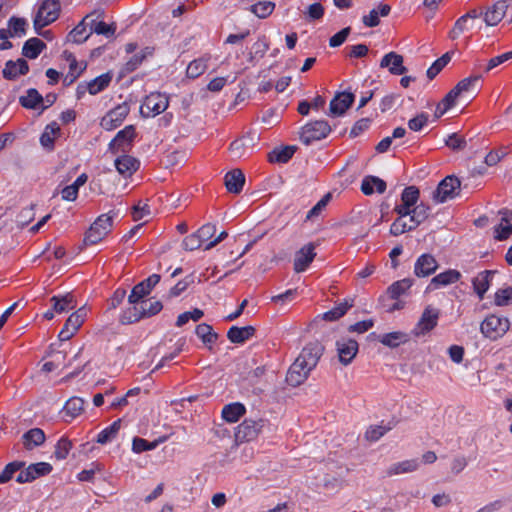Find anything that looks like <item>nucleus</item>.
I'll return each instance as SVG.
<instances>
[{
    "instance_id": "nucleus-63",
    "label": "nucleus",
    "mask_w": 512,
    "mask_h": 512,
    "mask_svg": "<svg viewBox=\"0 0 512 512\" xmlns=\"http://www.w3.org/2000/svg\"><path fill=\"white\" fill-rule=\"evenodd\" d=\"M150 207L147 203L139 201L132 207L131 215L134 221H139L145 216L150 215Z\"/></svg>"
},
{
    "instance_id": "nucleus-25",
    "label": "nucleus",
    "mask_w": 512,
    "mask_h": 512,
    "mask_svg": "<svg viewBox=\"0 0 512 512\" xmlns=\"http://www.w3.org/2000/svg\"><path fill=\"white\" fill-rule=\"evenodd\" d=\"M115 167L119 174L130 177L139 169L140 162L130 155H123L115 160Z\"/></svg>"
},
{
    "instance_id": "nucleus-54",
    "label": "nucleus",
    "mask_w": 512,
    "mask_h": 512,
    "mask_svg": "<svg viewBox=\"0 0 512 512\" xmlns=\"http://www.w3.org/2000/svg\"><path fill=\"white\" fill-rule=\"evenodd\" d=\"M494 303L499 307L512 304V287L498 289L494 295Z\"/></svg>"
},
{
    "instance_id": "nucleus-51",
    "label": "nucleus",
    "mask_w": 512,
    "mask_h": 512,
    "mask_svg": "<svg viewBox=\"0 0 512 512\" xmlns=\"http://www.w3.org/2000/svg\"><path fill=\"white\" fill-rule=\"evenodd\" d=\"M451 55L449 52L442 55L439 59H437L427 70V77L432 80L434 79L440 71L450 62Z\"/></svg>"
},
{
    "instance_id": "nucleus-50",
    "label": "nucleus",
    "mask_w": 512,
    "mask_h": 512,
    "mask_svg": "<svg viewBox=\"0 0 512 512\" xmlns=\"http://www.w3.org/2000/svg\"><path fill=\"white\" fill-rule=\"evenodd\" d=\"M139 304L141 306L142 316L144 319L157 315L163 309L162 302L158 300L153 302L141 300Z\"/></svg>"
},
{
    "instance_id": "nucleus-57",
    "label": "nucleus",
    "mask_w": 512,
    "mask_h": 512,
    "mask_svg": "<svg viewBox=\"0 0 512 512\" xmlns=\"http://www.w3.org/2000/svg\"><path fill=\"white\" fill-rule=\"evenodd\" d=\"M158 444V441L149 442L146 439L135 437L132 443V450L135 453H142L155 449Z\"/></svg>"
},
{
    "instance_id": "nucleus-40",
    "label": "nucleus",
    "mask_w": 512,
    "mask_h": 512,
    "mask_svg": "<svg viewBox=\"0 0 512 512\" xmlns=\"http://www.w3.org/2000/svg\"><path fill=\"white\" fill-rule=\"evenodd\" d=\"M19 103L27 109H37L41 104L44 103L42 95L34 88L27 90L25 96L19 98Z\"/></svg>"
},
{
    "instance_id": "nucleus-52",
    "label": "nucleus",
    "mask_w": 512,
    "mask_h": 512,
    "mask_svg": "<svg viewBox=\"0 0 512 512\" xmlns=\"http://www.w3.org/2000/svg\"><path fill=\"white\" fill-rule=\"evenodd\" d=\"M90 29L91 34L95 32L98 35H105L106 37L113 36L116 31L114 25H108L103 21H96L95 19L91 20Z\"/></svg>"
},
{
    "instance_id": "nucleus-35",
    "label": "nucleus",
    "mask_w": 512,
    "mask_h": 512,
    "mask_svg": "<svg viewBox=\"0 0 512 512\" xmlns=\"http://www.w3.org/2000/svg\"><path fill=\"white\" fill-rule=\"evenodd\" d=\"M154 52V48L152 47H145L140 52L134 54L130 57L129 60L126 61L123 67V71L125 73H132L135 71L142 63L143 61L148 57L152 56Z\"/></svg>"
},
{
    "instance_id": "nucleus-30",
    "label": "nucleus",
    "mask_w": 512,
    "mask_h": 512,
    "mask_svg": "<svg viewBox=\"0 0 512 512\" xmlns=\"http://www.w3.org/2000/svg\"><path fill=\"white\" fill-rule=\"evenodd\" d=\"M256 329L253 326L237 327L232 326L227 333V338L232 343L241 344L254 336Z\"/></svg>"
},
{
    "instance_id": "nucleus-64",
    "label": "nucleus",
    "mask_w": 512,
    "mask_h": 512,
    "mask_svg": "<svg viewBox=\"0 0 512 512\" xmlns=\"http://www.w3.org/2000/svg\"><path fill=\"white\" fill-rule=\"evenodd\" d=\"M202 244L196 232L185 237L182 242L183 248L187 251H194L200 248Z\"/></svg>"
},
{
    "instance_id": "nucleus-10",
    "label": "nucleus",
    "mask_w": 512,
    "mask_h": 512,
    "mask_svg": "<svg viewBox=\"0 0 512 512\" xmlns=\"http://www.w3.org/2000/svg\"><path fill=\"white\" fill-rule=\"evenodd\" d=\"M160 276L158 274H152L147 279L135 285L128 296L129 304H138L141 300L149 295L152 289L159 283Z\"/></svg>"
},
{
    "instance_id": "nucleus-53",
    "label": "nucleus",
    "mask_w": 512,
    "mask_h": 512,
    "mask_svg": "<svg viewBox=\"0 0 512 512\" xmlns=\"http://www.w3.org/2000/svg\"><path fill=\"white\" fill-rule=\"evenodd\" d=\"M11 30V37L23 36L26 33L27 21L24 18L11 17L8 21Z\"/></svg>"
},
{
    "instance_id": "nucleus-36",
    "label": "nucleus",
    "mask_w": 512,
    "mask_h": 512,
    "mask_svg": "<svg viewBox=\"0 0 512 512\" xmlns=\"http://www.w3.org/2000/svg\"><path fill=\"white\" fill-rule=\"evenodd\" d=\"M131 306L124 309L119 316V322L122 325H130L144 319L140 304H130Z\"/></svg>"
},
{
    "instance_id": "nucleus-14",
    "label": "nucleus",
    "mask_w": 512,
    "mask_h": 512,
    "mask_svg": "<svg viewBox=\"0 0 512 512\" xmlns=\"http://www.w3.org/2000/svg\"><path fill=\"white\" fill-rule=\"evenodd\" d=\"M86 312L83 308L72 313L66 320L63 329L59 333L61 341L69 340L84 323Z\"/></svg>"
},
{
    "instance_id": "nucleus-16",
    "label": "nucleus",
    "mask_w": 512,
    "mask_h": 512,
    "mask_svg": "<svg viewBox=\"0 0 512 512\" xmlns=\"http://www.w3.org/2000/svg\"><path fill=\"white\" fill-rule=\"evenodd\" d=\"M461 277L462 275L458 270L448 269L431 279L430 283L426 287V292H431L441 287L456 283Z\"/></svg>"
},
{
    "instance_id": "nucleus-3",
    "label": "nucleus",
    "mask_w": 512,
    "mask_h": 512,
    "mask_svg": "<svg viewBox=\"0 0 512 512\" xmlns=\"http://www.w3.org/2000/svg\"><path fill=\"white\" fill-rule=\"evenodd\" d=\"M510 329V321L506 317L490 314L485 317L480 325V331L484 337L496 341L502 338Z\"/></svg>"
},
{
    "instance_id": "nucleus-34",
    "label": "nucleus",
    "mask_w": 512,
    "mask_h": 512,
    "mask_svg": "<svg viewBox=\"0 0 512 512\" xmlns=\"http://www.w3.org/2000/svg\"><path fill=\"white\" fill-rule=\"evenodd\" d=\"M210 59L211 56L209 54H205L202 57L191 61L186 69L187 77L196 79L204 74V72L207 70L208 62Z\"/></svg>"
},
{
    "instance_id": "nucleus-59",
    "label": "nucleus",
    "mask_w": 512,
    "mask_h": 512,
    "mask_svg": "<svg viewBox=\"0 0 512 512\" xmlns=\"http://www.w3.org/2000/svg\"><path fill=\"white\" fill-rule=\"evenodd\" d=\"M479 79L480 76L477 75L467 77L458 82V84L454 88L459 92L461 96L464 93L472 91L475 85L478 83Z\"/></svg>"
},
{
    "instance_id": "nucleus-22",
    "label": "nucleus",
    "mask_w": 512,
    "mask_h": 512,
    "mask_svg": "<svg viewBox=\"0 0 512 512\" xmlns=\"http://www.w3.org/2000/svg\"><path fill=\"white\" fill-rule=\"evenodd\" d=\"M92 15H97V18H103L104 17V11L103 10H96L90 15H87L69 34H68V41L81 44L85 42L89 36L91 35V31L88 33L86 29L85 21L89 19Z\"/></svg>"
},
{
    "instance_id": "nucleus-27",
    "label": "nucleus",
    "mask_w": 512,
    "mask_h": 512,
    "mask_svg": "<svg viewBox=\"0 0 512 512\" xmlns=\"http://www.w3.org/2000/svg\"><path fill=\"white\" fill-rule=\"evenodd\" d=\"M61 129L57 122L48 124L40 137V143L47 151H52L55 147V140L60 136Z\"/></svg>"
},
{
    "instance_id": "nucleus-8",
    "label": "nucleus",
    "mask_w": 512,
    "mask_h": 512,
    "mask_svg": "<svg viewBox=\"0 0 512 512\" xmlns=\"http://www.w3.org/2000/svg\"><path fill=\"white\" fill-rule=\"evenodd\" d=\"M129 111L130 108L127 103L117 105L103 116L100 122L101 127L107 131L118 128L129 114Z\"/></svg>"
},
{
    "instance_id": "nucleus-47",
    "label": "nucleus",
    "mask_w": 512,
    "mask_h": 512,
    "mask_svg": "<svg viewBox=\"0 0 512 512\" xmlns=\"http://www.w3.org/2000/svg\"><path fill=\"white\" fill-rule=\"evenodd\" d=\"M121 428V419L114 421L110 426L103 429L97 436V443L106 444L112 441Z\"/></svg>"
},
{
    "instance_id": "nucleus-45",
    "label": "nucleus",
    "mask_w": 512,
    "mask_h": 512,
    "mask_svg": "<svg viewBox=\"0 0 512 512\" xmlns=\"http://www.w3.org/2000/svg\"><path fill=\"white\" fill-rule=\"evenodd\" d=\"M195 333L206 345H212L218 339V334L213 331L212 326L206 323L197 325Z\"/></svg>"
},
{
    "instance_id": "nucleus-5",
    "label": "nucleus",
    "mask_w": 512,
    "mask_h": 512,
    "mask_svg": "<svg viewBox=\"0 0 512 512\" xmlns=\"http://www.w3.org/2000/svg\"><path fill=\"white\" fill-rule=\"evenodd\" d=\"M331 132V126L325 120L307 123L300 133V140L306 146L326 138Z\"/></svg>"
},
{
    "instance_id": "nucleus-2",
    "label": "nucleus",
    "mask_w": 512,
    "mask_h": 512,
    "mask_svg": "<svg viewBox=\"0 0 512 512\" xmlns=\"http://www.w3.org/2000/svg\"><path fill=\"white\" fill-rule=\"evenodd\" d=\"M115 213L110 211L100 215L86 232L84 242L86 245H95L101 242L111 231Z\"/></svg>"
},
{
    "instance_id": "nucleus-38",
    "label": "nucleus",
    "mask_w": 512,
    "mask_h": 512,
    "mask_svg": "<svg viewBox=\"0 0 512 512\" xmlns=\"http://www.w3.org/2000/svg\"><path fill=\"white\" fill-rule=\"evenodd\" d=\"M46 48V44L39 38L33 37L28 39L22 48V54L29 58L35 59Z\"/></svg>"
},
{
    "instance_id": "nucleus-31",
    "label": "nucleus",
    "mask_w": 512,
    "mask_h": 512,
    "mask_svg": "<svg viewBox=\"0 0 512 512\" xmlns=\"http://www.w3.org/2000/svg\"><path fill=\"white\" fill-rule=\"evenodd\" d=\"M245 183V176L240 169H234L225 176V185L229 192L238 194Z\"/></svg>"
},
{
    "instance_id": "nucleus-7",
    "label": "nucleus",
    "mask_w": 512,
    "mask_h": 512,
    "mask_svg": "<svg viewBox=\"0 0 512 512\" xmlns=\"http://www.w3.org/2000/svg\"><path fill=\"white\" fill-rule=\"evenodd\" d=\"M460 180L455 176L445 177L433 192V199L438 203H443L457 195L460 189Z\"/></svg>"
},
{
    "instance_id": "nucleus-44",
    "label": "nucleus",
    "mask_w": 512,
    "mask_h": 512,
    "mask_svg": "<svg viewBox=\"0 0 512 512\" xmlns=\"http://www.w3.org/2000/svg\"><path fill=\"white\" fill-rule=\"evenodd\" d=\"M111 80L112 75L110 73L100 75L99 77L88 82V92L91 95H96L100 93L109 86Z\"/></svg>"
},
{
    "instance_id": "nucleus-46",
    "label": "nucleus",
    "mask_w": 512,
    "mask_h": 512,
    "mask_svg": "<svg viewBox=\"0 0 512 512\" xmlns=\"http://www.w3.org/2000/svg\"><path fill=\"white\" fill-rule=\"evenodd\" d=\"M413 285V280L410 278H405L399 281L394 282L392 285L388 287L387 293L391 299H398L401 295H403L411 286Z\"/></svg>"
},
{
    "instance_id": "nucleus-19",
    "label": "nucleus",
    "mask_w": 512,
    "mask_h": 512,
    "mask_svg": "<svg viewBox=\"0 0 512 512\" xmlns=\"http://www.w3.org/2000/svg\"><path fill=\"white\" fill-rule=\"evenodd\" d=\"M439 315L440 312L438 309L430 305L427 306L417 324V329L419 330L417 334H426L434 329L437 326Z\"/></svg>"
},
{
    "instance_id": "nucleus-15",
    "label": "nucleus",
    "mask_w": 512,
    "mask_h": 512,
    "mask_svg": "<svg viewBox=\"0 0 512 512\" xmlns=\"http://www.w3.org/2000/svg\"><path fill=\"white\" fill-rule=\"evenodd\" d=\"M336 347L340 362L348 365L357 355L359 345L356 340L343 337L336 342Z\"/></svg>"
},
{
    "instance_id": "nucleus-26",
    "label": "nucleus",
    "mask_w": 512,
    "mask_h": 512,
    "mask_svg": "<svg viewBox=\"0 0 512 512\" xmlns=\"http://www.w3.org/2000/svg\"><path fill=\"white\" fill-rule=\"evenodd\" d=\"M494 273L495 271L492 270H484L478 273L477 276L473 278V289L480 300L484 298L485 293L488 291Z\"/></svg>"
},
{
    "instance_id": "nucleus-60",
    "label": "nucleus",
    "mask_w": 512,
    "mask_h": 512,
    "mask_svg": "<svg viewBox=\"0 0 512 512\" xmlns=\"http://www.w3.org/2000/svg\"><path fill=\"white\" fill-rule=\"evenodd\" d=\"M470 29L469 22L461 16L455 22L452 30L449 32V38L451 40L457 39L462 33L468 31Z\"/></svg>"
},
{
    "instance_id": "nucleus-42",
    "label": "nucleus",
    "mask_w": 512,
    "mask_h": 512,
    "mask_svg": "<svg viewBox=\"0 0 512 512\" xmlns=\"http://www.w3.org/2000/svg\"><path fill=\"white\" fill-rule=\"evenodd\" d=\"M85 401L80 397L70 398L63 409L64 417H70L74 419L84 411Z\"/></svg>"
},
{
    "instance_id": "nucleus-4",
    "label": "nucleus",
    "mask_w": 512,
    "mask_h": 512,
    "mask_svg": "<svg viewBox=\"0 0 512 512\" xmlns=\"http://www.w3.org/2000/svg\"><path fill=\"white\" fill-rule=\"evenodd\" d=\"M61 5L59 0H44L34 18V28L37 33L45 26L53 23L59 17Z\"/></svg>"
},
{
    "instance_id": "nucleus-39",
    "label": "nucleus",
    "mask_w": 512,
    "mask_h": 512,
    "mask_svg": "<svg viewBox=\"0 0 512 512\" xmlns=\"http://www.w3.org/2000/svg\"><path fill=\"white\" fill-rule=\"evenodd\" d=\"M430 214V207L424 203H420L411 209L410 228H416L423 223Z\"/></svg>"
},
{
    "instance_id": "nucleus-17",
    "label": "nucleus",
    "mask_w": 512,
    "mask_h": 512,
    "mask_svg": "<svg viewBox=\"0 0 512 512\" xmlns=\"http://www.w3.org/2000/svg\"><path fill=\"white\" fill-rule=\"evenodd\" d=\"M438 262L431 254H422L414 265V273L417 277H428L438 269Z\"/></svg>"
},
{
    "instance_id": "nucleus-29",
    "label": "nucleus",
    "mask_w": 512,
    "mask_h": 512,
    "mask_svg": "<svg viewBox=\"0 0 512 512\" xmlns=\"http://www.w3.org/2000/svg\"><path fill=\"white\" fill-rule=\"evenodd\" d=\"M420 463L418 459H409L392 464L385 472L387 477L411 473L418 470Z\"/></svg>"
},
{
    "instance_id": "nucleus-18",
    "label": "nucleus",
    "mask_w": 512,
    "mask_h": 512,
    "mask_svg": "<svg viewBox=\"0 0 512 512\" xmlns=\"http://www.w3.org/2000/svg\"><path fill=\"white\" fill-rule=\"evenodd\" d=\"M315 244L309 243L302 247L295 255L294 259V270L297 273L305 271L311 262L314 260L315 253Z\"/></svg>"
},
{
    "instance_id": "nucleus-24",
    "label": "nucleus",
    "mask_w": 512,
    "mask_h": 512,
    "mask_svg": "<svg viewBox=\"0 0 512 512\" xmlns=\"http://www.w3.org/2000/svg\"><path fill=\"white\" fill-rule=\"evenodd\" d=\"M508 7V0H500L496 2L485 13L484 20L486 24L491 26L498 24L504 18Z\"/></svg>"
},
{
    "instance_id": "nucleus-23",
    "label": "nucleus",
    "mask_w": 512,
    "mask_h": 512,
    "mask_svg": "<svg viewBox=\"0 0 512 512\" xmlns=\"http://www.w3.org/2000/svg\"><path fill=\"white\" fill-rule=\"evenodd\" d=\"M29 71V65L25 59H18L17 61L9 60L3 69V77L7 80H15L20 75H26Z\"/></svg>"
},
{
    "instance_id": "nucleus-1",
    "label": "nucleus",
    "mask_w": 512,
    "mask_h": 512,
    "mask_svg": "<svg viewBox=\"0 0 512 512\" xmlns=\"http://www.w3.org/2000/svg\"><path fill=\"white\" fill-rule=\"evenodd\" d=\"M322 347L318 344H309L303 348L300 355L290 366L286 380L291 386L301 385L316 367L322 355Z\"/></svg>"
},
{
    "instance_id": "nucleus-48",
    "label": "nucleus",
    "mask_w": 512,
    "mask_h": 512,
    "mask_svg": "<svg viewBox=\"0 0 512 512\" xmlns=\"http://www.w3.org/2000/svg\"><path fill=\"white\" fill-rule=\"evenodd\" d=\"M275 9V3L271 1H259L250 7V11L259 18H266L272 14Z\"/></svg>"
},
{
    "instance_id": "nucleus-62",
    "label": "nucleus",
    "mask_w": 512,
    "mask_h": 512,
    "mask_svg": "<svg viewBox=\"0 0 512 512\" xmlns=\"http://www.w3.org/2000/svg\"><path fill=\"white\" fill-rule=\"evenodd\" d=\"M414 228H410V224H408L403 217L399 216L390 227V233L394 236H399L406 231L413 230Z\"/></svg>"
},
{
    "instance_id": "nucleus-21",
    "label": "nucleus",
    "mask_w": 512,
    "mask_h": 512,
    "mask_svg": "<svg viewBox=\"0 0 512 512\" xmlns=\"http://www.w3.org/2000/svg\"><path fill=\"white\" fill-rule=\"evenodd\" d=\"M354 94L342 92L337 94L330 102V114L333 116L343 115L354 102Z\"/></svg>"
},
{
    "instance_id": "nucleus-61",
    "label": "nucleus",
    "mask_w": 512,
    "mask_h": 512,
    "mask_svg": "<svg viewBox=\"0 0 512 512\" xmlns=\"http://www.w3.org/2000/svg\"><path fill=\"white\" fill-rule=\"evenodd\" d=\"M68 60H70V64H69V73L68 75L65 77V81L68 82V84H71L73 83L79 76L80 74L82 73V71L85 69L86 66H84L83 68H81L79 71L77 70L78 69V62L77 60L75 59V57H73L71 54L69 55L68 57Z\"/></svg>"
},
{
    "instance_id": "nucleus-56",
    "label": "nucleus",
    "mask_w": 512,
    "mask_h": 512,
    "mask_svg": "<svg viewBox=\"0 0 512 512\" xmlns=\"http://www.w3.org/2000/svg\"><path fill=\"white\" fill-rule=\"evenodd\" d=\"M24 462L15 461L5 466L4 470L0 473V483L8 482L13 475L24 467Z\"/></svg>"
},
{
    "instance_id": "nucleus-43",
    "label": "nucleus",
    "mask_w": 512,
    "mask_h": 512,
    "mask_svg": "<svg viewBox=\"0 0 512 512\" xmlns=\"http://www.w3.org/2000/svg\"><path fill=\"white\" fill-rule=\"evenodd\" d=\"M295 148L287 146L281 149H274L268 154V160L271 163H287L294 155Z\"/></svg>"
},
{
    "instance_id": "nucleus-49",
    "label": "nucleus",
    "mask_w": 512,
    "mask_h": 512,
    "mask_svg": "<svg viewBox=\"0 0 512 512\" xmlns=\"http://www.w3.org/2000/svg\"><path fill=\"white\" fill-rule=\"evenodd\" d=\"M407 340H408L407 334H405L403 332H391V333L384 334L381 337L380 342L383 345H386L389 347H397L401 343H405Z\"/></svg>"
},
{
    "instance_id": "nucleus-37",
    "label": "nucleus",
    "mask_w": 512,
    "mask_h": 512,
    "mask_svg": "<svg viewBox=\"0 0 512 512\" xmlns=\"http://www.w3.org/2000/svg\"><path fill=\"white\" fill-rule=\"evenodd\" d=\"M245 412V406L239 402H236L224 406L222 409V417L229 423H235L245 414Z\"/></svg>"
},
{
    "instance_id": "nucleus-33",
    "label": "nucleus",
    "mask_w": 512,
    "mask_h": 512,
    "mask_svg": "<svg viewBox=\"0 0 512 512\" xmlns=\"http://www.w3.org/2000/svg\"><path fill=\"white\" fill-rule=\"evenodd\" d=\"M386 190V182L376 176H366L362 180L361 191L365 195H371L375 191L379 194L384 193Z\"/></svg>"
},
{
    "instance_id": "nucleus-12",
    "label": "nucleus",
    "mask_w": 512,
    "mask_h": 512,
    "mask_svg": "<svg viewBox=\"0 0 512 512\" xmlns=\"http://www.w3.org/2000/svg\"><path fill=\"white\" fill-rule=\"evenodd\" d=\"M420 192L416 186L406 187L401 194V204L396 205L394 210L401 216L406 217L411 213V209L416 206Z\"/></svg>"
},
{
    "instance_id": "nucleus-13",
    "label": "nucleus",
    "mask_w": 512,
    "mask_h": 512,
    "mask_svg": "<svg viewBox=\"0 0 512 512\" xmlns=\"http://www.w3.org/2000/svg\"><path fill=\"white\" fill-rule=\"evenodd\" d=\"M52 469V466L46 462L31 464L25 470L20 471L16 481L18 483H29L39 477L48 475Z\"/></svg>"
},
{
    "instance_id": "nucleus-6",
    "label": "nucleus",
    "mask_w": 512,
    "mask_h": 512,
    "mask_svg": "<svg viewBox=\"0 0 512 512\" xmlns=\"http://www.w3.org/2000/svg\"><path fill=\"white\" fill-rule=\"evenodd\" d=\"M169 106V99L165 94L152 92L145 97L140 112L144 117H154L164 112Z\"/></svg>"
},
{
    "instance_id": "nucleus-28",
    "label": "nucleus",
    "mask_w": 512,
    "mask_h": 512,
    "mask_svg": "<svg viewBox=\"0 0 512 512\" xmlns=\"http://www.w3.org/2000/svg\"><path fill=\"white\" fill-rule=\"evenodd\" d=\"M46 436L42 429L32 428L22 436V443L25 449L33 450L45 442Z\"/></svg>"
},
{
    "instance_id": "nucleus-20",
    "label": "nucleus",
    "mask_w": 512,
    "mask_h": 512,
    "mask_svg": "<svg viewBox=\"0 0 512 512\" xmlns=\"http://www.w3.org/2000/svg\"><path fill=\"white\" fill-rule=\"evenodd\" d=\"M403 56L396 52H389L383 56L380 62L381 68H388L393 75H403L407 72V68L403 65Z\"/></svg>"
},
{
    "instance_id": "nucleus-9",
    "label": "nucleus",
    "mask_w": 512,
    "mask_h": 512,
    "mask_svg": "<svg viewBox=\"0 0 512 512\" xmlns=\"http://www.w3.org/2000/svg\"><path fill=\"white\" fill-rule=\"evenodd\" d=\"M266 421L263 419L252 420L246 419L244 420L238 427L235 433V437L239 441H252L256 439L259 433L262 431L265 426Z\"/></svg>"
},
{
    "instance_id": "nucleus-11",
    "label": "nucleus",
    "mask_w": 512,
    "mask_h": 512,
    "mask_svg": "<svg viewBox=\"0 0 512 512\" xmlns=\"http://www.w3.org/2000/svg\"><path fill=\"white\" fill-rule=\"evenodd\" d=\"M135 137V127L133 125L126 126L123 130L119 131L115 138L110 142L109 150L113 154L126 152L130 148Z\"/></svg>"
},
{
    "instance_id": "nucleus-58",
    "label": "nucleus",
    "mask_w": 512,
    "mask_h": 512,
    "mask_svg": "<svg viewBox=\"0 0 512 512\" xmlns=\"http://www.w3.org/2000/svg\"><path fill=\"white\" fill-rule=\"evenodd\" d=\"M247 149L248 147L244 138L234 140L229 147L230 153L235 159L244 157L246 155Z\"/></svg>"
},
{
    "instance_id": "nucleus-32",
    "label": "nucleus",
    "mask_w": 512,
    "mask_h": 512,
    "mask_svg": "<svg viewBox=\"0 0 512 512\" xmlns=\"http://www.w3.org/2000/svg\"><path fill=\"white\" fill-rule=\"evenodd\" d=\"M50 302L52 303L53 311L58 314L73 310L77 306L76 300L71 293H67L61 297L53 296Z\"/></svg>"
},
{
    "instance_id": "nucleus-55",
    "label": "nucleus",
    "mask_w": 512,
    "mask_h": 512,
    "mask_svg": "<svg viewBox=\"0 0 512 512\" xmlns=\"http://www.w3.org/2000/svg\"><path fill=\"white\" fill-rule=\"evenodd\" d=\"M72 449V442L62 437L55 446L54 456L58 460H64L67 458L70 450Z\"/></svg>"
},
{
    "instance_id": "nucleus-41",
    "label": "nucleus",
    "mask_w": 512,
    "mask_h": 512,
    "mask_svg": "<svg viewBox=\"0 0 512 512\" xmlns=\"http://www.w3.org/2000/svg\"><path fill=\"white\" fill-rule=\"evenodd\" d=\"M354 306L353 299H345L344 302H341L333 309L325 312L323 314V319L327 321H336L343 317L347 311Z\"/></svg>"
}]
</instances>
